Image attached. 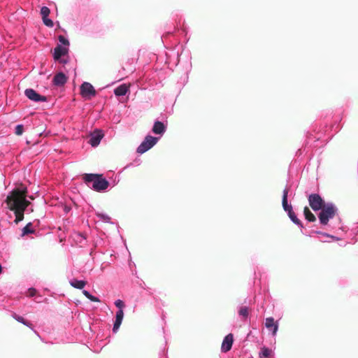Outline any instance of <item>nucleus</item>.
Wrapping results in <instances>:
<instances>
[{
  "instance_id": "1",
  "label": "nucleus",
  "mask_w": 358,
  "mask_h": 358,
  "mask_svg": "<svg viewBox=\"0 0 358 358\" xmlns=\"http://www.w3.org/2000/svg\"><path fill=\"white\" fill-rule=\"evenodd\" d=\"M27 193V187L20 185L13 189L6 199L8 208L15 213L14 222L16 224L24 219V213L30 204V202L26 199Z\"/></svg>"
},
{
  "instance_id": "2",
  "label": "nucleus",
  "mask_w": 358,
  "mask_h": 358,
  "mask_svg": "<svg viewBox=\"0 0 358 358\" xmlns=\"http://www.w3.org/2000/svg\"><path fill=\"white\" fill-rule=\"evenodd\" d=\"M83 178L86 183H92L91 188L96 192H104L109 186L108 181L102 178L101 175L87 173Z\"/></svg>"
},
{
  "instance_id": "3",
  "label": "nucleus",
  "mask_w": 358,
  "mask_h": 358,
  "mask_svg": "<svg viewBox=\"0 0 358 358\" xmlns=\"http://www.w3.org/2000/svg\"><path fill=\"white\" fill-rule=\"evenodd\" d=\"M289 189L285 187L283 190L282 193V206L283 210L287 213L288 217L291 220V221L299 226L301 229L303 228V224L301 220L297 217L296 214L292 210V206L291 204L288 203L287 197H288Z\"/></svg>"
},
{
  "instance_id": "4",
  "label": "nucleus",
  "mask_w": 358,
  "mask_h": 358,
  "mask_svg": "<svg viewBox=\"0 0 358 358\" xmlns=\"http://www.w3.org/2000/svg\"><path fill=\"white\" fill-rule=\"evenodd\" d=\"M320 210L321 212L320 213L318 217L320 222L322 225L327 224L329 220L335 216L337 211V208L331 203L326 204V206H324V207Z\"/></svg>"
},
{
  "instance_id": "5",
  "label": "nucleus",
  "mask_w": 358,
  "mask_h": 358,
  "mask_svg": "<svg viewBox=\"0 0 358 358\" xmlns=\"http://www.w3.org/2000/svg\"><path fill=\"white\" fill-rule=\"evenodd\" d=\"M160 137H155L151 135H147L144 140L141 142L139 146L137 148L136 152L139 154H143L145 152L148 151L152 147H154L159 140Z\"/></svg>"
},
{
  "instance_id": "6",
  "label": "nucleus",
  "mask_w": 358,
  "mask_h": 358,
  "mask_svg": "<svg viewBox=\"0 0 358 358\" xmlns=\"http://www.w3.org/2000/svg\"><path fill=\"white\" fill-rule=\"evenodd\" d=\"M309 205L315 210H319L326 206L321 196L317 194H312L308 197Z\"/></svg>"
},
{
  "instance_id": "7",
  "label": "nucleus",
  "mask_w": 358,
  "mask_h": 358,
  "mask_svg": "<svg viewBox=\"0 0 358 358\" xmlns=\"http://www.w3.org/2000/svg\"><path fill=\"white\" fill-rule=\"evenodd\" d=\"M80 94L85 99H90L96 95L94 87L87 82H84L80 86Z\"/></svg>"
},
{
  "instance_id": "8",
  "label": "nucleus",
  "mask_w": 358,
  "mask_h": 358,
  "mask_svg": "<svg viewBox=\"0 0 358 358\" xmlns=\"http://www.w3.org/2000/svg\"><path fill=\"white\" fill-rule=\"evenodd\" d=\"M24 94L29 99L34 102H45L47 101L46 96L39 94L31 88L25 90Z\"/></svg>"
},
{
  "instance_id": "9",
  "label": "nucleus",
  "mask_w": 358,
  "mask_h": 358,
  "mask_svg": "<svg viewBox=\"0 0 358 358\" xmlns=\"http://www.w3.org/2000/svg\"><path fill=\"white\" fill-rule=\"evenodd\" d=\"M103 137V134L101 130H95L90 135L89 143L92 147H96L99 145Z\"/></svg>"
},
{
  "instance_id": "10",
  "label": "nucleus",
  "mask_w": 358,
  "mask_h": 358,
  "mask_svg": "<svg viewBox=\"0 0 358 358\" xmlns=\"http://www.w3.org/2000/svg\"><path fill=\"white\" fill-rule=\"evenodd\" d=\"M166 131V125L164 122H160L159 120H156L154 122L153 127L152 128V131L155 135H159L158 137L161 138L164 134Z\"/></svg>"
},
{
  "instance_id": "11",
  "label": "nucleus",
  "mask_w": 358,
  "mask_h": 358,
  "mask_svg": "<svg viewBox=\"0 0 358 358\" xmlns=\"http://www.w3.org/2000/svg\"><path fill=\"white\" fill-rule=\"evenodd\" d=\"M265 327L271 331L273 336H275L278 330V323L275 322L272 317H267L265 320Z\"/></svg>"
},
{
  "instance_id": "12",
  "label": "nucleus",
  "mask_w": 358,
  "mask_h": 358,
  "mask_svg": "<svg viewBox=\"0 0 358 358\" xmlns=\"http://www.w3.org/2000/svg\"><path fill=\"white\" fill-rule=\"evenodd\" d=\"M234 342V336L232 334H229L227 335L222 343L221 350L223 352H227L231 349L232 345Z\"/></svg>"
},
{
  "instance_id": "13",
  "label": "nucleus",
  "mask_w": 358,
  "mask_h": 358,
  "mask_svg": "<svg viewBox=\"0 0 358 358\" xmlns=\"http://www.w3.org/2000/svg\"><path fill=\"white\" fill-rule=\"evenodd\" d=\"M69 52V48L66 46H62V45H57L53 52V57L55 60H59L62 56H65Z\"/></svg>"
},
{
  "instance_id": "14",
  "label": "nucleus",
  "mask_w": 358,
  "mask_h": 358,
  "mask_svg": "<svg viewBox=\"0 0 358 358\" xmlns=\"http://www.w3.org/2000/svg\"><path fill=\"white\" fill-rule=\"evenodd\" d=\"M67 76L62 72L56 73L53 78L52 83L55 86H63L67 82Z\"/></svg>"
},
{
  "instance_id": "15",
  "label": "nucleus",
  "mask_w": 358,
  "mask_h": 358,
  "mask_svg": "<svg viewBox=\"0 0 358 358\" xmlns=\"http://www.w3.org/2000/svg\"><path fill=\"white\" fill-rule=\"evenodd\" d=\"M123 317H124L123 310H118L115 314V322L113 324V331L114 333L117 332V331L119 330L120 325L122 322Z\"/></svg>"
},
{
  "instance_id": "16",
  "label": "nucleus",
  "mask_w": 358,
  "mask_h": 358,
  "mask_svg": "<svg viewBox=\"0 0 358 358\" xmlns=\"http://www.w3.org/2000/svg\"><path fill=\"white\" fill-rule=\"evenodd\" d=\"M128 91L129 87L125 84H122L114 90V94L117 96H124Z\"/></svg>"
},
{
  "instance_id": "17",
  "label": "nucleus",
  "mask_w": 358,
  "mask_h": 358,
  "mask_svg": "<svg viewBox=\"0 0 358 358\" xmlns=\"http://www.w3.org/2000/svg\"><path fill=\"white\" fill-rule=\"evenodd\" d=\"M69 283L73 287L79 289H82L86 285V282L85 280H78L76 278L70 280Z\"/></svg>"
},
{
  "instance_id": "18",
  "label": "nucleus",
  "mask_w": 358,
  "mask_h": 358,
  "mask_svg": "<svg viewBox=\"0 0 358 358\" xmlns=\"http://www.w3.org/2000/svg\"><path fill=\"white\" fill-rule=\"evenodd\" d=\"M238 315L243 318V320H245L248 317L249 315V309L247 306H240L238 307Z\"/></svg>"
},
{
  "instance_id": "19",
  "label": "nucleus",
  "mask_w": 358,
  "mask_h": 358,
  "mask_svg": "<svg viewBox=\"0 0 358 358\" xmlns=\"http://www.w3.org/2000/svg\"><path fill=\"white\" fill-rule=\"evenodd\" d=\"M13 317L15 320H16L17 322L24 324L25 326L27 327H29V328H31L32 329V324L29 322H27L24 317H22V316H20L15 313H14L13 315Z\"/></svg>"
},
{
  "instance_id": "20",
  "label": "nucleus",
  "mask_w": 358,
  "mask_h": 358,
  "mask_svg": "<svg viewBox=\"0 0 358 358\" xmlns=\"http://www.w3.org/2000/svg\"><path fill=\"white\" fill-rule=\"evenodd\" d=\"M34 233V230L32 229V224L29 222L22 230V236L25 235Z\"/></svg>"
},
{
  "instance_id": "21",
  "label": "nucleus",
  "mask_w": 358,
  "mask_h": 358,
  "mask_svg": "<svg viewBox=\"0 0 358 358\" xmlns=\"http://www.w3.org/2000/svg\"><path fill=\"white\" fill-rule=\"evenodd\" d=\"M96 215L99 218L100 220L106 223H110V217L106 213L96 212Z\"/></svg>"
},
{
  "instance_id": "22",
  "label": "nucleus",
  "mask_w": 358,
  "mask_h": 358,
  "mask_svg": "<svg viewBox=\"0 0 358 358\" xmlns=\"http://www.w3.org/2000/svg\"><path fill=\"white\" fill-rule=\"evenodd\" d=\"M304 215L306 219L309 222H314L316 220L315 216L310 212V210L307 207L304 208Z\"/></svg>"
},
{
  "instance_id": "23",
  "label": "nucleus",
  "mask_w": 358,
  "mask_h": 358,
  "mask_svg": "<svg viewBox=\"0 0 358 358\" xmlns=\"http://www.w3.org/2000/svg\"><path fill=\"white\" fill-rule=\"evenodd\" d=\"M272 351L268 348L264 347L262 348L259 353L260 358H268L271 356Z\"/></svg>"
},
{
  "instance_id": "24",
  "label": "nucleus",
  "mask_w": 358,
  "mask_h": 358,
  "mask_svg": "<svg viewBox=\"0 0 358 358\" xmlns=\"http://www.w3.org/2000/svg\"><path fill=\"white\" fill-rule=\"evenodd\" d=\"M58 41L60 43L59 45H62V46H66V47H69V41L68 40V38H66L65 36H62V35H59L58 36Z\"/></svg>"
},
{
  "instance_id": "25",
  "label": "nucleus",
  "mask_w": 358,
  "mask_h": 358,
  "mask_svg": "<svg viewBox=\"0 0 358 358\" xmlns=\"http://www.w3.org/2000/svg\"><path fill=\"white\" fill-rule=\"evenodd\" d=\"M50 13V10L47 6H43L41 9V15L42 16V18L48 17Z\"/></svg>"
},
{
  "instance_id": "26",
  "label": "nucleus",
  "mask_w": 358,
  "mask_h": 358,
  "mask_svg": "<svg viewBox=\"0 0 358 358\" xmlns=\"http://www.w3.org/2000/svg\"><path fill=\"white\" fill-rule=\"evenodd\" d=\"M23 132H24L23 125H22V124L17 125L15 127V134L17 136H20L23 134Z\"/></svg>"
},
{
  "instance_id": "27",
  "label": "nucleus",
  "mask_w": 358,
  "mask_h": 358,
  "mask_svg": "<svg viewBox=\"0 0 358 358\" xmlns=\"http://www.w3.org/2000/svg\"><path fill=\"white\" fill-rule=\"evenodd\" d=\"M43 19V22L44 23V24L48 27H52L54 24H53V22L52 20H50V18H48V17H45V18H42Z\"/></svg>"
},
{
  "instance_id": "28",
  "label": "nucleus",
  "mask_w": 358,
  "mask_h": 358,
  "mask_svg": "<svg viewBox=\"0 0 358 358\" xmlns=\"http://www.w3.org/2000/svg\"><path fill=\"white\" fill-rule=\"evenodd\" d=\"M37 293V290L35 288L31 287L28 289L27 296L29 297L34 296Z\"/></svg>"
},
{
  "instance_id": "29",
  "label": "nucleus",
  "mask_w": 358,
  "mask_h": 358,
  "mask_svg": "<svg viewBox=\"0 0 358 358\" xmlns=\"http://www.w3.org/2000/svg\"><path fill=\"white\" fill-rule=\"evenodd\" d=\"M115 305L119 310H122V308L124 307V302L120 299L116 300L115 301Z\"/></svg>"
},
{
  "instance_id": "30",
  "label": "nucleus",
  "mask_w": 358,
  "mask_h": 358,
  "mask_svg": "<svg viewBox=\"0 0 358 358\" xmlns=\"http://www.w3.org/2000/svg\"><path fill=\"white\" fill-rule=\"evenodd\" d=\"M315 233L318 234H321L322 236H327V237H329L331 238H332L333 240L334 241H338L340 240L339 238L336 237V236H332V235H329L327 233H323V232H321V231H316Z\"/></svg>"
},
{
  "instance_id": "31",
  "label": "nucleus",
  "mask_w": 358,
  "mask_h": 358,
  "mask_svg": "<svg viewBox=\"0 0 358 358\" xmlns=\"http://www.w3.org/2000/svg\"><path fill=\"white\" fill-rule=\"evenodd\" d=\"M87 299L93 302H99L100 300L98 297L92 295L91 294L87 296Z\"/></svg>"
},
{
  "instance_id": "32",
  "label": "nucleus",
  "mask_w": 358,
  "mask_h": 358,
  "mask_svg": "<svg viewBox=\"0 0 358 358\" xmlns=\"http://www.w3.org/2000/svg\"><path fill=\"white\" fill-rule=\"evenodd\" d=\"M87 299L93 302H99L100 300L98 297L92 295L91 294L87 296Z\"/></svg>"
},
{
  "instance_id": "33",
  "label": "nucleus",
  "mask_w": 358,
  "mask_h": 358,
  "mask_svg": "<svg viewBox=\"0 0 358 358\" xmlns=\"http://www.w3.org/2000/svg\"><path fill=\"white\" fill-rule=\"evenodd\" d=\"M60 63L63 64H67L68 61L66 59H59L58 60Z\"/></svg>"
},
{
  "instance_id": "34",
  "label": "nucleus",
  "mask_w": 358,
  "mask_h": 358,
  "mask_svg": "<svg viewBox=\"0 0 358 358\" xmlns=\"http://www.w3.org/2000/svg\"><path fill=\"white\" fill-rule=\"evenodd\" d=\"M83 294L87 298V296L90 294V293L87 290H83Z\"/></svg>"
},
{
  "instance_id": "35",
  "label": "nucleus",
  "mask_w": 358,
  "mask_h": 358,
  "mask_svg": "<svg viewBox=\"0 0 358 358\" xmlns=\"http://www.w3.org/2000/svg\"><path fill=\"white\" fill-rule=\"evenodd\" d=\"M2 271V266L0 265V273H1Z\"/></svg>"
}]
</instances>
